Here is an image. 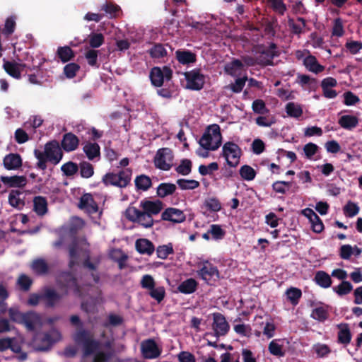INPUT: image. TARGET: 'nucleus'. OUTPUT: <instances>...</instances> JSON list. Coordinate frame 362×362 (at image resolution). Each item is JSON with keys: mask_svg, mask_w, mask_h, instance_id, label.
<instances>
[{"mask_svg": "<svg viewBox=\"0 0 362 362\" xmlns=\"http://www.w3.org/2000/svg\"><path fill=\"white\" fill-rule=\"evenodd\" d=\"M34 156L37 159L36 168L45 170L47 162L57 165L62 160L64 153L59 143L57 140H52L45 144L43 151L35 149Z\"/></svg>", "mask_w": 362, "mask_h": 362, "instance_id": "f257e3e1", "label": "nucleus"}, {"mask_svg": "<svg viewBox=\"0 0 362 362\" xmlns=\"http://www.w3.org/2000/svg\"><path fill=\"white\" fill-rule=\"evenodd\" d=\"M81 252H83L85 255V259L83 262V267L90 271H96L100 263V257H95L93 259V262H91L90 251L88 250H83L82 248L78 247L76 243H73L69 246V267L72 269L74 266L78 264Z\"/></svg>", "mask_w": 362, "mask_h": 362, "instance_id": "f03ea898", "label": "nucleus"}, {"mask_svg": "<svg viewBox=\"0 0 362 362\" xmlns=\"http://www.w3.org/2000/svg\"><path fill=\"white\" fill-rule=\"evenodd\" d=\"M73 339L76 344L82 346L84 357L94 354L100 347V342L94 339L93 334L82 327L75 332Z\"/></svg>", "mask_w": 362, "mask_h": 362, "instance_id": "7ed1b4c3", "label": "nucleus"}, {"mask_svg": "<svg viewBox=\"0 0 362 362\" xmlns=\"http://www.w3.org/2000/svg\"><path fill=\"white\" fill-rule=\"evenodd\" d=\"M132 171L129 168L119 170L118 173H107L102 177V182L105 186H115L124 188L131 182Z\"/></svg>", "mask_w": 362, "mask_h": 362, "instance_id": "20e7f679", "label": "nucleus"}, {"mask_svg": "<svg viewBox=\"0 0 362 362\" xmlns=\"http://www.w3.org/2000/svg\"><path fill=\"white\" fill-rule=\"evenodd\" d=\"M222 155L226 158L227 164L230 167H236L242 156L240 146L233 141L226 142L222 148Z\"/></svg>", "mask_w": 362, "mask_h": 362, "instance_id": "39448f33", "label": "nucleus"}, {"mask_svg": "<svg viewBox=\"0 0 362 362\" xmlns=\"http://www.w3.org/2000/svg\"><path fill=\"white\" fill-rule=\"evenodd\" d=\"M258 53V65L262 66H273V59L280 55V52L274 42H270L267 47H259Z\"/></svg>", "mask_w": 362, "mask_h": 362, "instance_id": "423d86ee", "label": "nucleus"}, {"mask_svg": "<svg viewBox=\"0 0 362 362\" xmlns=\"http://www.w3.org/2000/svg\"><path fill=\"white\" fill-rule=\"evenodd\" d=\"M57 283L60 288H64V294L68 290H72L75 295L80 296L81 289L78 284L77 279L71 272H62L57 278Z\"/></svg>", "mask_w": 362, "mask_h": 362, "instance_id": "0eeeda50", "label": "nucleus"}, {"mask_svg": "<svg viewBox=\"0 0 362 362\" xmlns=\"http://www.w3.org/2000/svg\"><path fill=\"white\" fill-rule=\"evenodd\" d=\"M187 82L186 88L192 90H200L205 83V76L200 69H194L184 74Z\"/></svg>", "mask_w": 362, "mask_h": 362, "instance_id": "6e6552de", "label": "nucleus"}, {"mask_svg": "<svg viewBox=\"0 0 362 362\" xmlns=\"http://www.w3.org/2000/svg\"><path fill=\"white\" fill-rule=\"evenodd\" d=\"M173 153L169 148H163L157 151L154 159L156 168L163 170H169L173 165Z\"/></svg>", "mask_w": 362, "mask_h": 362, "instance_id": "1a4fd4ad", "label": "nucleus"}, {"mask_svg": "<svg viewBox=\"0 0 362 362\" xmlns=\"http://www.w3.org/2000/svg\"><path fill=\"white\" fill-rule=\"evenodd\" d=\"M199 269L197 271L198 276L205 281L208 284L211 281H216L219 279V272L217 267L209 261H204L199 264Z\"/></svg>", "mask_w": 362, "mask_h": 362, "instance_id": "9d476101", "label": "nucleus"}, {"mask_svg": "<svg viewBox=\"0 0 362 362\" xmlns=\"http://www.w3.org/2000/svg\"><path fill=\"white\" fill-rule=\"evenodd\" d=\"M141 352L145 359H154L160 356L162 350L153 339H148L141 341Z\"/></svg>", "mask_w": 362, "mask_h": 362, "instance_id": "9b49d317", "label": "nucleus"}, {"mask_svg": "<svg viewBox=\"0 0 362 362\" xmlns=\"http://www.w3.org/2000/svg\"><path fill=\"white\" fill-rule=\"evenodd\" d=\"M213 329L216 337L224 336L229 331L230 326L226 317L220 313L213 314Z\"/></svg>", "mask_w": 362, "mask_h": 362, "instance_id": "f8f14e48", "label": "nucleus"}, {"mask_svg": "<svg viewBox=\"0 0 362 362\" xmlns=\"http://www.w3.org/2000/svg\"><path fill=\"white\" fill-rule=\"evenodd\" d=\"M161 218L164 221L180 223L185 221L186 216L182 210L170 207L162 213Z\"/></svg>", "mask_w": 362, "mask_h": 362, "instance_id": "ddd939ff", "label": "nucleus"}, {"mask_svg": "<svg viewBox=\"0 0 362 362\" xmlns=\"http://www.w3.org/2000/svg\"><path fill=\"white\" fill-rule=\"evenodd\" d=\"M78 208L90 214H95L98 211V206L90 193H85L81 197Z\"/></svg>", "mask_w": 362, "mask_h": 362, "instance_id": "4468645a", "label": "nucleus"}, {"mask_svg": "<svg viewBox=\"0 0 362 362\" xmlns=\"http://www.w3.org/2000/svg\"><path fill=\"white\" fill-rule=\"evenodd\" d=\"M80 140L72 132H68L63 135L61 141V147L66 152H71L78 148Z\"/></svg>", "mask_w": 362, "mask_h": 362, "instance_id": "2eb2a0df", "label": "nucleus"}, {"mask_svg": "<svg viewBox=\"0 0 362 362\" xmlns=\"http://www.w3.org/2000/svg\"><path fill=\"white\" fill-rule=\"evenodd\" d=\"M26 65L25 64H18L16 62H11L4 59L3 67L5 71L16 79H20L21 77V71Z\"/></svg>", "mask_w": 362, "mask_h": 362, "instance_id": "dca6fc26", "label": "nucleus"}, {"mask_svg": "<svg viewBox=\"0 0 362 362\" xmlns=\"http://www.w3.org/2000/svg\"><path fill=\"white\" fill-rule=\"evenodd\" d=\"M175 58L183 65H189L197 61V54L188 49H179L175 52Z\"/></svg>", "mask_w": 362, "mask_h": 362, "instance_id": "f3484780", "label": "nucleus"}, {"mask_svg": "<svg viewBox=\"0 0 362 362\" xmlns=\"http://www.w3.org/2000/svg\"><path fill=\"white\" fill-rule=\"evenodd\" d=\"M143 211L153 216L158 214L163 208V203L157 199L156 201L144 200L141 202Z\"/></svg>", "mask_w": 362, "mask_h": 362, "instance_id": "a211bd4d", "label": "nucleus"}, {"mask_svg": "<svg viewBox=\"0 0 362 362\" xmlns=\"http://www.w3.org/2000/svg\"><path fill=\"white\" fill-rule=\"evenodd\" d=\"M62 298V295L57 293L54 289L45 288L42 293V300H45L46 306L53 308L56 303Z\"/></svg>", "mask_w": 362, "mask_h": 362, "instance_id": "6ab92c4d", "label": "nucleus"}, {"mask_svg": "<svg viewBox=\"0 0 362 362\" xmlns=\"http://www.w3.org/2000/svg\"><path fill=\"white\" fill-rule=\"evenodd\" d=\"M40 316L33 311L23 313L21 320V322L24 324L26 328L30 331L35 330L36 325L40 322Z\"/></svg>", "mask_w": 362, "mask_h": 362, "instance_id": "aec40b11", "label": "nucleus"}, {"mask_svg": "<svg viewBox=\"0 0 362 362\" xmlns=\"http://www.w3.org/2000/svg\"><path fill=\"white\" fill-rule=\"evenodd\" d=\"M3 164L6 170H17L22 165V158L18 153H9L3 160Z\"/></svg>", "mask_w": 362, "mask_h": 362, "instance_id": "412c9836", "label": "nucleus"}, {"mask_svg": "<svg viewBox=\"0 0 362 362\" xmlns=\"http://www.w3.org/2000/svg\"><path fill=\"white\" fill-rule=\"evenodd\" d=\"M25 196L23 192L18 189H13L8 194V203L13 207L21 210L25 206Z\"/></svg>", "mask_w": 362, "mask_h": 362, "instance_id": "4be33fe9", "label": "nucleus"}, {"mask_svg": "<svg viewBox=\"0 0 362 362\" xmlns=\"http://www.w3.org/2000/svg\"><path fill=\"white\" fill-rule=\"evenodd\" d=\"M0 180L9 187H23L27 183V179L23 175L1 176Z\"/></svg>", "mask_w": 362, "mask_h": 362, "instance_id": "5701e85b", "label": "nucleus"}, {"mask_svg": "<svg viewBox=\"0 0 362 362\" xmlns=\"http://www.w3.org/2000/svg\"><path fill=\"white\" fill-rule=\"evenodd\" d=\"M83 151L89 160H99L100 157V147L95 142L87 141L83 147Z\"/></svg>", "mask_w": 362, "mask_h": 362, "instance_id": "b1692460", "label": "nucleus"}, {"mask_svg": "<svg viewBox=\"0 0 362 362\" xmlns=\"http://www.w3.org/2000/svg\"><path fill=\"white\" fill-rule=\"evenodd\" d=\"M135 247L138 252L143 255H151L155 251V247L153 243L146 238L136 240Z\"/></svg>", "mask_w": 362, "mask_h": 362, "instance_id": "393cba45", "label": "nucleus"}, {"mask_svg": "<svg viewBox=\"0 0 362 362\" xmlns=\"http://www.w3.org/2000/svg\"><path fill=\"white\" fill-rule=\"evenodd\" d=\"M30 268L35 274L39 276L46 275L49 271L47 262L42 258L35 259L30 264Z\"/></svg>", "mask_w": 362, "mask_h": 362, "instance_id": "a878e982", "label": "nucleus"}, {"mask_svg": "<svg viewBox=\"0 0 362 362\" xmlns=\"http://www.w3.org/2000/svg\"><path fill=\"white\" fill-rule=\"evenodd\" d=\"M214 139L210 133L205 132L199 140V144L206 150L215 151L220 147L221 141H216L213 143Z\"/></svg>", "mask_w": 362, "mask_h": 362, "instance_id": "bb28decb", "label": "nucleus"}, {"mask_svg": "<svg viewBox=\"0 0 362 362\" xmlns=\"http://www.w3.org/2000/svg\"><path fill=\"white\" fill-rule=\"evenodd\" d=\"M358 122L356 116L346 115L339 119L338 124L344 129L352 130L358 126Z\"/></svg>", "mask_w": 362, "mask_h": 362, "instance_id": "cd10ccee", "label": "nucleus"}, {"mask_svg": "<svg viewBox=\"0 0 362 362\" xmlns=\"http://www.w3.org/2000/svg\"><path fill=\"white\" fill-rule=\"evenodd\" d=\"M305 66L311 72L319 74L324 71L325 67L320 64L315 56L308 55L303 60Z\"/></svg>", "mask_w": 362, "mask_h": 362, "instance_id": "c85d7f7f", "label": "nucleus"}, {"mask_svg": "<svg viewBox=\"0 0 362 362\" xmlns=\"http://www.w3.org/2000/svg\"><path fill=\"white\" fill-rule=\"evenodd\" d=\"M340 329L337 334V341L339 344L347 345L351 340V333L348 324H340Z\"/></svg>", "mask_w": 362, "mask_h": 362, "instance_id": "c756f323", "label": "nucleus"}, {"mask_svg": "<svg viewBox=\"0 0 362 362\" xmlns=\"http://www.w3.org/2000/svg\"><path fill=\"white\" fill-rule=\"evenodd\" d=\"M197 286V281L194 279L190 278L180 283L177 286V291L184 294H191L195 292Z\"/></svg>", "mask_w": 362, "mask_h": 362, "instance_id": "7c9ffc66", "label": "nucleus"}, {"mask_svg": "<svg viewBox=\"0 0 362 362\" xmlns=\"http://www.w3.org/2000/svg\"><path fill=\"white\" fill-rule=\"evenodd\" d=\"M33 210L39 216H43L47 212V201L42 196H36L33 199Z\"/></svg>", "mask_w": 362, "mask_h": 362, "instance_id": "2f4dec72", "label": "nucleus"}, {"mask_svg": "<svg viewBox=\"0 0 362 362\" xmlns=\"http://www.w3.org/2000/svg\"><path fill=\"white\" fill-rule=\"evenodd\" d=\"M288 25L292 33L299 35L303 32V28L306 25V21L301 17L297 18L296 21L290 18L288 21Z\"/></svg>", "mask_w": 362, "mask_h": 362, "instance_id": "473e14b6", "label": "nucleus"}, {"mask_svg": "<svg viewBox=\"0 0 362 362\" xmlns=\"http://www.w3.org/2000/svg\"><path fill=\"white\" fill-rule=\"evenodd\" d=\"M285 110L290 117L298 119L303 113L301 105L294 102H289L286 105Z\"/></svg>", "mask_w": 362, "mask_h": 362, "instance_id": "72a5a7b5", "label": "nucleus"}, {"mask_svg": "<svg viewBox=\"0 0 362 362\" xmlns=\"http://www.w3.org/2000/svg\"><path fill=\"white\" fill-rule=\"evenodd\" d=\"M314 281L322 288H327L332 285L330 276L324 271H318L315 273Z\"/></svg>", "mask_w": 362, "mask_h": 362, "instance_id": "f704fd0d", "label": "nucleus"}, {"mask_svg": "<svg viewBox=\"0 0 362 362\" xmlns=\"http://www.w3.org/2000/svg\"><path fill=\"white\" fill-rule=\"evenodd\" d=\"M176 189L177 187L175 184L163 182L160 183L157 187V195L160 198H164L167 196L174 194Z\"/></svg>", "mask_w": 362, "mask_h": 362, "instance_id": "c9c22d12", "label": "nucleus"}, {"mask_svg": "<svg viewBox=\"0 0 362 362\" xmlns=\"http://www.w3.org/2000/svg\"><path fill=\"white\" fill-rule=\"evenodd\" d=\"M57 55L63 63L68 62L75 57L74 52L69 46L59 47Z\"/></svg>", "mask_w": 362, "mask_h": 362, "instance_id": "e433bc0d", "label": "nucleus"}, {"mask_svg": "<svg viewBox=\"0 0 362 362\" xmlns=\"http://www.w3.org/2000/svg\"><path fill=\"white\" fill-rule=\"evenodd\" d=\"M135 187L138 190L146 191L148 190L152 185V182L151 178L146 175H140L136 177L135 180Z\"/></svg>", "mask_w": 362, "mask_h": 362, "instance_id": "4c0bfd02", "label": "nucleus"}, {"mask_svg": "<svg viewBox=\"0 0 362 362\" xmlns=\"http://www.w3.org/2000/svg\"><path fill=\"white\" fill-rule=\"evenodd\" d=\"M150 79L151 83L156 87H161L163 84L164 78L162 75L161 68L153 67L150 72Z\"/></svg>", "mask_w": 362, "mask_h": 362, "instance_id": "58836bf2", "label": "nucleus"}, {"mask_svg": "<svg viewBox=\"0 0 362 362\" xmlns=\"http://www.w3.org/2000/svg\"><path fill=\"white\" fill-rule=\"evenodd\" d=\"M78 165L73 161H68L61 166L63 175L66 177H73L78 173Z\"/></svg>", "mask_w": 362, "mask_h": 362, "instance_id": "ea45409f", "label": "nucleus"}, {"mask_svg": "<svg viewBox=\"0 0 362 362\" xmlns=\"http://www.w3.org/2000/svg\"><path fill=\"white\" fill-rule=\"evenodd\" d=\"M80 175L83 178L88 179L94 174L93 165L88 161H81L78 165Z\"/></svg>", "mask_w": 362, "mask_h": 362, "instance_id": "a19ab883", "label": "nucleus"}, {"mask_svg": "<svg viewBox=\"0 0 362 362\" xmlns=\"http://www.w3.org/2000/svg\"><path fill=\"white\" fill-rule=\"evenodd\" d=\"M101 11H104L110 18H117L120 12V7L112 2H107L101 7Z\"/></svg>", "mask_w": 362, "mask_h": 362, "instance_id": "79ce46f5", "label": "nucleus"}, {"mask_svg": "<svg viewBox=\"0 0 362 362\" xmlns=\"http://www.w3.org/2000/svg\"><path fill=\"white\" fill-rule=\"evenodd\" d=\"M243 68V63L238 59H233L230 63H228L224 66V71L229 75H234L237 70H240Z\"/></svg>", "mask_w": 362, "mask_h": 362, "instance_id": "37998d69", "label": "nucleus"}, {"mask_svg": "<svg viewBox=\"0 0 362 362\" xmlns=\"http://www.w3.org/2000/svg\"><path fill=\"white\" fill-rule=\"evenodd\" d=\"M17 284L21 291L26 292L30 289L33 284V280L28 275L22 274L17 279Z\"/></svg>", "mask_w": 362, "mask_h": 362, "instance_id": "c03bdc74", "label": "nucleus"}, {"mask_svg": "<svg viewBox=\"0 0 362 362\" xmlns=\"http://www.w3.org/2000/svg\"><path fill=\"white\" fill-rule=\"evenodd\" d=\"M286 296L292 305H296L302 296V291L300 288L291 287L287 289Z\"/></svg>", "mask_w": 362, "mask_h": 362, "instance_id": "a18cd8bd", "label": "nucleus"}, {"mask_svg": "<svg viewBox=\"0 0 362 362\" xmlns=\"http://www.w3.org/2000/svg\"><path fill=\"white\" fill-rule=\"evenodd\" d=\"M176 184L182 190L194 189L199 187L200 184L195 180L178 179Z\"/></svg>", "mask_w": 362, "mask_h": 362, "instance_id": "49530a36", "label": "nucleus"}, {"mask_svg": "<svg viewBox=\"0 0 362 362\" xmlns=\"http://www.w3.org/2000/svg\"><path fill=\"white\" fill-rule=\"evenodd\" d=\"M204 206L212 212H218L221 209V203L216 197H209L204 200Z\"/></svg>", "mask_w": 362, "mask_h": 362, "instance_id": "de8ad7c7", "label": "nucleus"}, {"mask_svg": "<svg viewBox=\"0 0 362 362\" xmlns=\"http://www.w3.org/2000/svg\"><path fill=\"white\" fill-rule=\"evenodd\" d=\"M174 250L172 243L160 245L156 248L157 257L162 259H165L169 255L173 254Z\"/></svg>", "mask_w": 362, "mask_h": 362, "instance_id": "09e8293b", "label": "nucleus"}, {"mask_svg": "<svg viewBox=\"0 0 362 362\" xmlns=\"http://www.w3.org/2000/svg\"><path fill=\"white\" fill-rule=\"evenodd\" d=\"M241 177L247 181L253 180L256 176V171L250 165H244L239 170Z\"/></svg>", "mask_w": 362, "mask_h": 362, "instance_id": "8fccbe9b", "label": "nucleus"}, {"mask_svg": "<svg viewBox=\"0 0 362 362\" xmlns=\"http://www.w3.org/2000/svg\"><path fill=\"white\" fill-rule=\"evenodd\" d=\"M311 317L320 322L325 321L329 317L328 310L324 307H317L313 310Z\"/></svg>", "mask_w": 362, "mask_h": 362, "instance_id": "3c124183", "label": "nucleus"}, {"mask_svg": "<svg viewBox=\"0 0 362 362\" xmlns=\"http://www.w3.org/2000/svg\"><path fill=\"white\" fill-rule=\"evenodd\" d=\"M152 58L160 59L167 55V51L162 44H155L148 51Z\"/></svg>", "mask_w": 362, "mask_h": 362, "instance_id": "603ef678", "label": "nucleus"}, {"mask_svg": "<svg viewBox=\"0 0 362 362\" xmlns=\"http://www.w3.org/2000/svg\"><path fill=\"white\" fill-rule=\"evenodd\" d=\"M192 163L189 159H182L180 165L175 168V171L182 175H187L192 171Z\"/></svg>", "mask_w": 362, "mask_h": 362, "instance_id": "864d4df0", "label": "nucleus"}, {"mask_svg": "<svg viewBox=\"0 0 362 362\" xmlns=\"http://www.w3.org/2000/svg\"><path fill=\"white\" fill-rule=\"evenodd\" d=\"M104 41L105 37L102 33H92L89 35V45L93 49L100 47Z\"/></svg>", "mask_w": 362, "mask_h": 362, "instance_id": "5fc2aeb1", "label": "nucleus"}, {"mask_svg": "<svg viewBox=\"0 0 362 362\" xmlns=\"http://www.w3.org/2000/svg\"><path fill=\"white\" fill-rule=\"evenodd\" d=\"M359 210L360 209L357 204L351 201H349L343 208L344 214L345 216L350 218L357 215L359 212Z\"/></svg>", "mask_w": 362, "mask_h": 362, "instance_id": "6e6d98bb", "label": "nucleus"}, {"mask_svg": "<svg viewBox=\"0 0 362 362\" xmlns=\"http://www.w3.org/2000/svg\"><path fill=\"white\" fill-rule=\"evenodd\" d=\"M353 289V286L349 281H342L337 287L333 288L339 296H344L349 294Z\"/></svg>", "mask_w": 362, "mask_h": 362, "instance_id": "4d7b16f0", "label": "nucleus"}, {"mask_svg": "<svg viewBox=\"0 0 362 362\" xmlns=\"http://www.w3.org/2000/svg\"><path fill=\"white\" fill-rule=\"evenodd\" d=\"M98 51L95 49H89L85 54L88 65L92 67L99 68L100 64L98 62Z\"/></svg>", "mask_w": 362, "mask_h": 362, "instance_id": "13d9d810", "label": "nucleus"}, {"mask_svg": "<svg viewBox=\"0 0 362 362\" xmlns=\"http://www.w3.org/2000/svg\"><path fill=\"white\" fill-rule=\"evenodd\" d=\"M150 296L160 303L165 298V291L163 286H154L149 290Z\"/></svg>", "mask_w": 362, "mask_h": 362, "instance_id": "bf43d9fd", "label": "nucleus"}, {"mask_svg": "<svg viewBox=\"0 0 362 362\" xmlns=\"http://www.w3.org/2000/svg\"><path fill=\"white\" fill-rule=\"evenodd\" d=\"M137 223L144 228H151L153 225V220L151 215L144 211H141Z\"/></svg>", "mask_w": 362, "mask_h": 362, "instance_id": "052dcab7", "label": "nucleus"}, {"mask_svg": "<svg viewBox=\"0 0 362 362\" xmlns=\"http://www.w3.org/2000/svg\"><path fill=\"white\" fill-rule=\"evenodd\" d=\"M80 66L76 63H69L64 67V73L69 78H73L79 71Z\"/></svg>", "mask_w": 362, "mask_h": 362, "instance_id": "680f3d73", "label": "nucleus"}, {"mask_svg": "<svg viewBox=\"0 0 362 362\" xmlns=\"http://www.w3.org/2000/svg\"><path fill=\"white\" fill-rule=\"evenodd\" d=\"M16 25V17H8L6 20L4 28L2 30L3 33L6 35H11L15 30Z\"/></svg>", "mask_w": 362, "mask_h": 362, "instance_id": "e2e57ef3", "label": "nucleus"}, {"mask_svg": "<svg viewBox=\"0 0 362 362\" xmlns=\"http://www.w3.org/2000/svg\"><path fill=\"white\" fill-rule=\"evenodd\" d=\"M344 34V30L342 20L340 18H337L334 21L332 35L336 37H341Z\"/></svg>", "mask_w": 362, "mask_h": 362, "instance_id": "0e129e2a", "label": "nucleus"}, {"mask_svg": "<svg viewBox=\"0 0 362 362\" xmlns=\"http://www.w3.org/2000/svg\"><path fill=\"white\" fill-rule=\"evenodd\" d=\"M218 169V164L216 162L211 163L209 165H200L199 167V173L204 176L210 175L212 172Z\"/></svg>", "mask_w": 362, "mask_h": 362, "instance_id": "69168bd1", "label": "nucleus"}, {"mask_svg": "<svg viewBox=\"0 0 362 362\" xmlns=\"http://www.w3.org/2000/svg\"><path fill=\"white\" fill-rule=\"evenodd\" d=\"M344 103L347 106L354 105L360 101L359 98L351 91L344 93Z\"/></svg>", "mask_w": 362, "mask_h": 362, "instance_id": "338daca9", "label": "nucleus"}, {"mask_svg": "<svg viewBox=\"0 0 362 362\" xmlns=\"http://www.w3.org/2000/svg\"><path fill=\"white\" fill-rule=\"evenodd\" d=\"M209 233L211 234L215 240H221L225 235V231L221 228V226L217 224L211 225Z\"/></svg>", "mask_w": 362, "mask_h": 362, "instance_id": "774afa93", "label": "nucleus"}]
</instances>
